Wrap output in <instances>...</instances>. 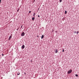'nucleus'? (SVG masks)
<instances>
[{"mask_svg": "<svg viewBox=\"0 0 79 79\" xmlns=\"http://www.w3.org/2000/svg\"><path fill=\"white\" fill-rule=\"evenodd\" d=\"M24 35H25V33H24V32H23L21 33V36L23 37V36H24Z\"/></svg>", "mask_w": 79, "mask_h": 79, "instance_id": "1", "label": "nucleus"}, {"mask_svg": "<svg viewBox=\"0 0 79 79\" xmlns=\"http://www.w3.org/2000/svg\"><path fill=\"white\" fill-rule=\"evenodd\" d=\"M72 71H73V70H72L71 69H70V70L68 71L67 73L68 74H70V73H71Z\"/></svg>", "mask_w": 79, "mask_h": 79, "instance_id": "2", "label": "nucleus"}, {"mask_svg": "<svg viewBox=\"0 0 79 79\" xmlns=\"http://www.w3.org/2000/svg\"><path fill=\"white\" fill-rule=\"evenodd\" d=\"M21 48L22 49H24V48H25V46H24V45L23 44L22 47Z\"/></svg>", "mask_w": 79, "mask_h": 79, "instance_id": "3", "label": "nucleus"}, {"mask_svg": "<svg viewBox=\"0 0 79 79\" xmlns=\"http://www.w3.org/2000/svg\"><path fill=\"white\" fill-rule=\"evenodd\" d=\"M11 38H12V37H11V36H10L9 38V40H10V39H11Z\"/></svg>", "mask_w": 79, "mask_h": 79, "instance_id": "4", "label": "nucleus"}, {"mask_svg": "<svg viewBox=\"0 0 79 79\" xmlns=\"http://www.w3.org/2000/svg\"><path fill=\"white\" fill-rule=\"evenodd\" d=\"M44 35H43L41 36V39H43V38H44Z\"/></svg>", "mask_w": 79, "mask_h": 79, "instance_id": "5", "label": "nucleus"}, {"mask_svg": "<svg viewBox=\"0 0 79 79\" xmlns=\"http://www.w3.org/2000/svg\"><path fill=\"white\" fill-rule=\"evenodd\" d=\"M32 19L33 21H34V19H35V17L32 18Z\"/></svg>", "mask_w": 79, "mask_h": 79, "instance_id": "6", "label": "nucleus"}, {"mask_svg": "<svg viewBox=\"0 0 79 79\" xmlns=\"http://www.w3.org/2000/svg\"><path fill=\"white\" fill-rule=\"evenodd\" d=\"M19 74H20V73H19V72H18L17 73V75H19Z\"/></svg>", "mask_w": 79, "mask_h": 79, "instance_id": "7", "label": "nucleus"}, {"mask_svg": "<svg viewBox=\"0 0 79 79\" xmlns=\"http://www.w3.org/2000/svg\"><path fill=\"white\" fill-rule=\"evenodd\" d=\"M57 52H58V50L57 49H56L55 51V52L56 53Z\"/></svg>", "mask_w": 79, "mask_h": 79, "instance_id": "8", "label": "nucleus"}, {"mask_svg": "<svg viewBox=\"0 0 79 79\" xmlns=\"http://www.w3.org/2000/svg\"><path fill=\"white\" fill-rule=\"evenodd\" d=\"M67 13V11L66 10L65 11V14H66Z\"/></svg>", "mask_w": 79, "mask_h": 79, "instance_id": "9", "label": "nucleus"}, {"mask_svg": "<svg viewBox=\"0 0 79 79\" xmlns=\"http://www.w3.org/2000/svg\"><path fill=\"white\" fill-rule=\"evenodd\" d=\"M35 15V13H34V14L33 15V16H34Z\"/></svg>", "mask_w": 79, "mask_h": 79, "instance_id": "10", "label": "nucleus"}, {"mask_svg": "<svg viewBox=\"0 0 79 79\" xmlns=\"http://www.w3.org/2000/svg\"><path fill=\"white\" fill-rule=\"evenodd\" d=\"M75 76L76 77H78V75L77 74H75Z\"/></svg>", "mask_w": 79, "mask_h": 79, "instance_id": "11", "label": "nucleus"}, {"mask_svg": "<svg viewBox=\"0 0 79 79\" xmlns=\"http://www.w3.org/2000/svg\"><path fill=\"white\" fill-rule=\"evenodd\" d=\"M64 52V49H62V52Z\"/></svg>", "mask_w": 79, "mask_h": 79, "instance_id": "12", "label": "nucleus"}, {"mask_svg": "<svg viewBox=\"0 0 79 79\" xmlns=\"http://www.w3.org/2000/svg\"><path fill=\"white\" fill-rule=\"evenodd\" d=\"M59 2L60 3L62 2V0H60Z\"/></svg>", "mask_w": 79, "mask_h": 79, "instance_id": "13", "label": "nucleus"}, {"mask_svg": "<svg viewBox=\"0 0 79 79\" xmlns=\"http://www.w3.org/2000/svg\"><path fill=\"white\" fill-rule=\"evenodd\" d=\"M23 27V25H21V28H22V29H23V28H22Z\"/></svg>", "mask_w": 79, "mask_h": 79, "instance_id": "14", "label": "nucleus"}, {"mask_svg": "<svg viewBox=\"0 0 79 79\" xmlns=\"http://www.w3.org/2000/svg\"><path fill=\"white\" fill-rule=\"evenodd\" d=\"M76 31H74V33L76 34Z\"/></svg>", "mask_w": 79, "mask_h": 79, "instance_id": "15", "label": "nucleus"}, {"mask_svg": "<svg viewBox=\"0 0 79 79\" xmlns=\"http://www.w3.org/2000/svg\"><path fill=\"white\" fill-rule=\"evenodd\" d=\"M19 9H18L17 10V12H18L19 11Z\"/></svg>", "mask_w": 79, "mask_h": 79, "instance_id": "16", "label": "nucleus"}, {"mask_svg": "<svg viewBox=\"0 0 79 79\" xmlns=\"http://www.w3.org/2000/svg\"><path fill=\"white\" fill-rule=\"evenodd\" d=\"M78 33H79V31H78L77 32V34H78Z\"/></svg>", "mask_w": 79, "mask_h": 79, "instance_id": "17", "label": "nucleus"}, {"mask_svg": "<svg viewBox=\"0 0 79 79\" xmlns=\"http://www.w3.org/2000/svg\"><path fill=\"white\" fill-rule=\"evenodd\" d=\"M31 11H30L29 12V13H31Z\"/></svg>", "mask_w": 79, "mask_h": 79, "instance_id": "18", "label": "nucleus"}, {"mask_svg": "<svg viewBox=\"0 0 79 79\" xmlns=\"http://www.w3.org/2000/svg\"><path fill=\"white\" fill-rule=\"evenodd\" d=\"M2 56H4V54H2Z\"/></svg>", "mask_w": 79, "mask_h": 79, "instance_id": "19", "label": "nucleus"}, {"mask_svg": "<svg viewBox=\"0 0 79 79\" xmlns=\"http://www.w3.org/2000/svg\"><path fill=\"white\" fill-rule=\"evenodd\" d=\"M38 17H40V15H38Z\"/></svg>", "mask_w": 79, "mask_h": 79, "instance_id": "20", "label": "nucleus"}, {"mask_svg": "<svg viewBox=\"0 0 79 79\" xmlns=\"http://www.w3.org/2000/svg\"><path fill=\"white\" fill-rule=\"evenodd\" d=\"M19 29L18 28H17V29H16V30L17 31H18V30H19Z\"/></svg>", "mask_w": 79, "mask_h": 79, "instance_id": "21", "label": "nucleus"}, {"mask_svg": "<svg viewBox=\"0 0 79 79\" xmlns=\"http://www.w3.org/2000/svg\"><path fill=\"white\" fill-rule=\"evenodd\" d=\"M2 1V0H0V3H1V1Z\"/></svg>", "mask_w": 79, "mask_h": 79, "instance_id": "22", "label": "nucleus"}, {"mask_svg": "<svg viewBox=\"0 0 79 79\" xmlns=\"http://www.w3.org/2000/svg\"><path fill=\"white\" fill-rule=\"evenodd\" d=\"M24 74H26V73L25 72L24 73Z\"/></svg>", "mask_w": 79, "mask_h": 79, "instance_id": "23", "label": "nucleus"}, {"mask_svg": "<svg viewBox=\"0 0 79 79\" xmlns=\"http://www.w3.org/2000/svg\"><path fill=\"white\" fill-rule=\"evenodd\" d=\"M37 37H39V36H38V35H37Z\"/></svg>", "mask_w": 79, "mask_h": 79, "instance_id": "24", "label": "nucleus"}, {"mask_svg": "<svg viewBox=\"0 0 79 79\" xmlns=\"http://www.w3.org/2000/svg\"><path fill=\"white\" fill-rule=\"evenodd\" d=\"M32 60H31V62H32Z\"/></svg>", "mask_w": 79, "mask_h": 79, "instance_id": "25", "label": "nucleus"}, {"mask_svg": "<svg viewBox=\"0 0 79 79\" xmlns=\"http://www.w3.org/2000/svg\"><path fill=\"white\" fill-rule=\"evenodd\" d=\"M39 10V8H38V10Z\"/></svg>", "mask_w": 79, "mask_h": 79, "instance_id": "26", "label": "nucleus"}, {"mask_svg": "<svg viewBox=\"0 0 79 79\" xmlns=\"http://www.w3.org/2000/svg\"><path fill=\"white\" fill-rule=\"evenodd\" d=\"M34 2H35V0H34Z\"/></svg>", "mask_w": 79, "mask_h": 79, "instance_id": "27", "label": "nucleus"}, {"mask_svg": "<svg viewBox=\"0 0 79 79\" xmlns=\"http://www.w3.org/2000/svg\"><path fill=\"white\" fill-rule=\"evenodd\" d=\"M3 76H5V75H4V74H3Z\"/></svg>", "mask_w": 79, "mask_h": 79, "instance_id": "28", "label": "nucleus"}]
</instances>
